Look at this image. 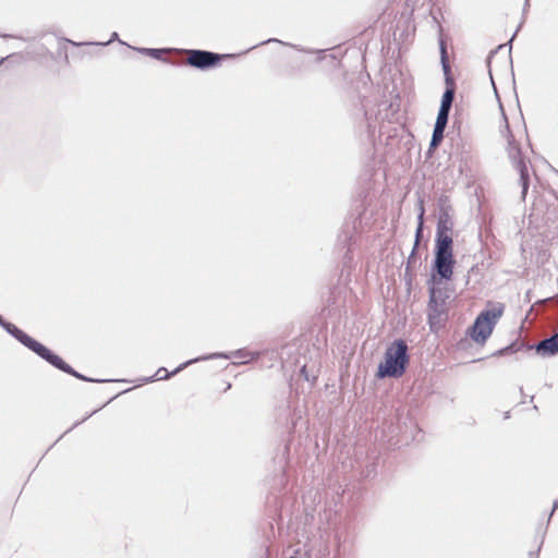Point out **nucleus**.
<instances>
[{
	"mask_svg": "<svg viewBox=\"0 0 558 558\" xmlns=\"http://www.w3.org/2000/svg\"><path fill=\"white\" fill-rule=\"evenodd\" d=\"M410 363L409 348L403 339H395L386 349L384 361L378 364L376 377L400 378Z\"/></svg>",
	"mask_w": 558,
	"mask_h": 558,
	"instance_id": "1",
	"label": "nucleus"
},
{
	"mask_svg": "<svg viewBox=\"0 0 558 558\" xmlns=\"http://www.w3.org/2000/svg\"><path fill=\"white\" fill-rule=\"evenodd\" d=\"M440 63L445 77V92L441 96L435 125L446 128L449 120L450 110L456 95V81L451 72L447 45L444 39L439 40Z\"/></svg>",
	"mask_w": 558,
	"mask_h": 558,
	"instance_id": "2",
	"label": "nucleus"
},
{
	"mask_svg": "<svg viewBox=\"0 0 558 558\" xmlns=\"http://www.w3.org/2000/svg\"><path fill=\"white\" fill-rule=\"evenodd\" d=\"M504 313V304L482 311L468 328L466 335L476 343L484 344L490 337L497 320Z\"/></svg>",
	"mask_w": 558,
	"mask_h": 558,
	"instance_id": "3",
	"label": "nucleus"
},
{
	"mask_svg": "<svg viewBox=\"0 0 558 558\" xmlns=\"http://www.w3.org/2000/svg\"><path fill=\"white\" fill-rule=\"evenodd\" d=\"M535 350L542 356H553L558 354V331L547 337L535 344H527L525 342L515 340L510 344L495 351L493 356H505L519 352L530 353Z\"/></svg>",
	"mask_w": 558,
	"mask_h": 558,
	"instance_id": "4",
	"label": "nucleus"
},
{
	"mask_svg": "<svg viewBox=\"0 0 558 558\" xmlns=\"http://www.w3.org/2000/svg\"><path fill=\"white\" fill-rule=\"evenodd\" d=\"M502 116H504V120H505V128H506L507 134H508V147H507L508 156L512 162V166L515 168V170L519 173V183L521 185V197L524 201L525 196L527 194L529 187H530L529 168H527L525 158L522 155L521 146L519 143L515 142V140L510 131L508 119H507L505 112H502Z\"/></svg>",
	"mask_w": 558,
	"mask_h": 558,
	"instance_id": "5",
	"label": "nucleus"
},
{
	"mask_svg": "<svg viewBox=\"0 0 558 558\" xmlns=\"http://www.w3.org/2000/svg\"><path fill=\"white\" fill-rule=\"evenodd\" d=\"M456 259L453 254L434 253L432 274L427 283H441L452 279Z\"/></svg>",
	"mask_w": 558,
	"mask_h": 558,
	"instance_id": "6",
	"label": "nucleus"
},
{
	"mask_svg": "<svg viewBox=\"0 0 558 558\" xmlns=\"http://www.w3.org/2000/svg\"><path fill=\"white\" fill-rule=\"evenodd\" d=\"M187 54L186 64L201 71H207L216 68L225 58L230 57V54H220L201 49L187 50Z\"/></svg>",
	"mask_w": 558,
	"mask_h": 558,
	"instance_id": "7",
	"label": "nucleus"
},
{
	"mask_svg": "<svg viewBox=\"0 0 558 558\" xmlns=\"http://www.w3.org/2000/svg\"><path fill=\"white\" fill-rule=\"evenodd\" d=\"M2 328L14 339H16L21 344H23L25 348L34 352L43 360L50 350L49 348H47L46 345H44L43 343H40L39 341H37L36 339L27 335L25 331L20 329L17 326L8 320H5L4 324H2Z\"/></svg>",
	"mask_w": 558,
	"mask_h": 558,
	"instance_id": "8",
	"label": "nucleus"
},
{
	"mask_svg": "<svg viewBox=\"0 0 558 558\" xmlns=\"http://www.w3.org/2000/svg\"><path fill=\"white\" fill-rule=\"evenodd\" d=\"M2 328L14 339H16L21 344H23L25 348L34 352L43 360L50 350L49 348H47L46 345H44L43 343H40L39 341H37L36 339L27 335L25 331L20 329L17 326L8 320H5L4 324H2Z\"/></svg>",
	"mask_w": 558,
	"mask_h": 558,
	"instance_id": "9",
	"label": "nucleus"
},
{
	"mask_svg": "<svg viewBox=\"0 0 558 558\" xmlns=\"http://www.w3.org/2000/svg\"><path fill=\"white\" fill-rule=\"evenodd\" d=\"M447 319V302L435 301V292L427 303V320L432 331H437Z\"/></svg>",
	"mask_w": 558,
	"mask_h": 558,
	"instance_id": "10",
	"label": "nucleus"
},
{
	"mask_svg": "<svg viewBox=\"0 0 558 558\" xmlns=\"http://www.w3.org/2000/svg\"><path fill=\"white\" fill-rule=\"evenodd\" d=\"M44 361H46L47 363H49L51 366L56 367L57 369H59V371H61V372H63L65 374H69V375H71V376H73V377H75V378H77L80 380H83V381H87V383H107V381H111L110 379L92 378V377H88V376H85V375L78 373L70 364L64 362L61 356H59L58 354H56L51 350L48 351V353L44 357Z\"/></svg>",
	"mask_w": 558,
	"mask_h": 558,
	"instance_id": "11",
	"label": "nucleus"
},
{
	"mask_svg": "<svg viewBox=\"0 0 558 558\" xmlns=\"http://www.w3.org/2000/svg\"><path fill=\"white\" fill-rule=\"evenodd\" d=\"M438 217L436 232L451 233L453 230V208L447 196H440L438 199Z\"/></svg>",
	"mask_w": 558,
	"mask_h": 558,
	"instance_id": "12",
	"label": "nucleus"
},
{
	"mask_svg": "<svg viewBox=\"0 0 558 558\" xmlns=\"http://www.w3.org/2000/svg\"><path fill=\"white\" fill-rule=\"evenodd\" d=\"M259 357L258 352H250L246 349H239L232 352H216L210 353L207 355L199 356V361H207V360H216V359H240L244 360L242 363H248L250 361L256 360Z\"/></svg>",
	"mask_w": 558,
	"mask_h": 558,
	"instance_id": "13",
	"label": "nucleus"
},
{
	"mask_svg": "<svg viewBox=\"0 0 558 558\" xmlns=\"http://www.w3.org/2000/svg\"><path fill=\"white\" fill-rule=\"evenodd\" d=\"M196 362H199V356L198 357H195V359H191L182 364H180L174 371L172 372H168V369L166 367H159L157 369V372L155 373V375L150 376V377H146L144 378V381L145 383H151L154 380H163V379H168L170 378L171 376L180 373L181 371H183L186 366L193 364V363H196Z\"/></svg>",
	"mask_w": 558,
	"mask_h": 558,
	"instance_id": "14",
	"label": "nucleus"
},
{
	"mask_svg": "<svg viewBox=\"0 0 558 558\" xmlns=\"http://www.w3.org/2000/svg\"><path fill=\"white\" fill-rule=\"evenodd\" d=\"M434 253L453 254L451 233L436 232Z\"/></svg>",
	"mask_w": 558,
	"mask_h": 558,
	"instance_id": "15",
	"label": "nucleus"
},
{
	"mask_svg": "<svg viewBox=\"0 0 558 558\" xmlns=\"http://www.w3.org/2000/svg\"><path fill=\"white\" fill-rule=\"evenodd\" d=\"M418 207V214H417V226L415 229V235H414V251H417L421 244V241L423 239V232H424V215H425V208H424V201L423 198H418L417 202Z\"/></svg>",
	"mask_w": 558,
	"mask_h": 558,
	"instance_id": "16",
	"label": "nucleus"
},
{
	"mask_svg": "<svg viewBox=\"0 0 558 558\" xmlns=\"http://www.w3.org/2000/svg\"><path fill=\"white\" fill-rule=\"evenodd\" d=\"M446 128L434 125L428 153H433L442 142Z\"/></svg>",
	"mask_w": 558,
	"mask_h": 558,
	"instance_id": "17",
	"label": "nucleus"
},
{
	"mask_svg": "<svg viewBox=\"0 0 558 558\" xmlns=\"http://www.w3.org/2000/svg\"><path fill=\"white\" fill-rule=\"evenodd\" d=\"M439 283H428V294L432 298V292H435V301L447 302L449 295L441 288L437 287Z\"/></svg>",
	"mask_w": 558,
	"mask_h": 558,
	"instance_id": "18",
	"label": "nucleus"
},
{
	"mask_svg": "<svg viewBox=\"0 0 558 558\" xmlns=\"http://www.w3.org/2000/svg\"><path fill=\"white\" fill-rule=\"evenodd\" d=\"M134 49L142 54L149 56L157 60H162V54L166 52V49H159V48H134ZM163 61H167V60L163 59Z\"/></svg>",
	"mask_w": 558,
	"mask_h": 558,
	"instance_id": "19",
	"label": "nucleus"
},
{
	"mask_svg": "<svg viewBox=\"0 0 558 558\" xmlns=\"http://www.w3.org/2000/svg\"><path fill=\"white\" fill-rule=\"evenodd\" d=\"M351 239L352 229L350 227L344 228L338 236L339 243H341L343 246H348Z\"/></svg>",
	"mask_w": 558,
	"mask_h": 558,
	"instance_id": "20",
	"label": "nucleus"
},
{
	"mask_svg": "<svg viewBox=\"0 0 558 558\" xmlns=\"http://www.w3.org/2000/svg\"><path fill=\"white\" fill-rule=\"evenodd\" d=\"M417 260V251H414V246L412 247V251L408 257V265L405 267V272H404V277L408 278L409 277V280H411V277H412V274H411V270H410V265L411 264H415Z\"/></svg>",
	"mask_w": 558,
	"mask_h": 558,
	"instance_id": "21",
	"label": "nucleus"
},
{
	"mask_svg": "<svg viewBox=\"0 0 558 558\" xmlns=\"http://www.w3.org/2000/svg\"><path fill=\"white\" fill-rule=\"evenodd\" d=\"M300 373H301V375L304 377V379H305V380H307V381H311V380H312V381H315V380H316V377H315V376H313L312 378H310V375H308V373H307L306 365H303V366L301 367Z\"/></svg>",
	"mask_w": 558,
	"mask_h": 558,
	"instance_id": "22",
	"label": "nucleus"
},
{
	"mask_svg": "<svg viewBox=\"0 0 558 558\" xmlns=\"http://www.w3.org/2000/svg\"><path fill=\"white\" fill-rule=\"evenodd\" d=\"M269 43H279V44H281V45H288L287 43H283V41H281V40H279V39H277V38H268V39H266V40H264V41H262V43H259V44H257V45L253 46L251 49L256 48V47H258V46H260V45H267V44H269Z\"/></svg>",
	"mask_w": 558,
	"mask_h": 558,
	"instance_id": "23",
	"label": "nucleus"
},
{
	"mask_svg": "<svg viewBox=\"0 0 558 558\" xmlns=\"http://www.w3.org/2000/svg\"><path fill=\"white\" fill-rule=\"evenodd\" d=\"M98 410H95L93 411L92 413L87 414L82 421H77L75 422L68 430H65L64 434L71 432L73 428H75L76 426H78L81 423H83L84 421H86L88 417H90L93 414H95Z\"/></svg>",
	"mask_w": 558,
	"mask_h": 558,
	"instance_id": "24",
	"label": "nucleus"
},
{
	"mask_svg": "<svg viewBox=\"0 0 558 558\" xmlns=\"http://www.w3.org/2000/svg\"><path fill=\"white\" fill-rule=\"evenodd\" d=\"M118 38H119L118 33H117V32H113V33L111 34L110 39H109L107 43H97L96 45L106 46V45H108V44H110V43H112V41L117 40Z\"/></svg>",
	"mask_w": 558,
	"mask_h": 558,
	"instance_id": "25",
	"label": "nucleus"
},
{
	"mask_svg": "<svg viewBox=\"0 0 558 558\" xmlns=\"http://www.w3.org/2000/svg\"><path fill=\"white\" fill-rule=\"evenodd\" d=\"M522 26V23H520V25L518 26L517 31L513 33L512 37L510 38V40L506 44L509 46V52L511 51V47H512V41L514 39V37L517 36L519 29L521 28Z\"/></svg>",
	"mask_w": 558,
	"mask_h": 558,
	"instance_id": "26",
	"label": "nucleus"
},
{
	"mask_svg": "<svg viewBox=\"0 0 558 558\" xmlns=\"http://www.w3.org/2000/svg\"><path fill=\"white\" fill-rule=\"evenodd\" d=\"M541 544H543V541L541 542ZM541 546H538L537 550L536 551H530L529 556L530 558H538V554H539V550H541Z\"/></svg>",
	"mask_w": 558,
	"mask_h": 558,
	"instance_id": "27",
	"label": "nucleus"
},
{
	"mask_svg": "<svg viewBox=\"0 0 558 558\" xmlns=\"http://www.w3.org/2000/svg\"><path fill=\"white\" fill-rule=\"evenodd\" d=\"M558 508V499L554 501L553 504V509H551V512L549 514V519L551 518L553 513L555 512V510Z\"/></svg>",
	"mask_w": 558,
	"mask_h": 558,
	"instance_id": "28",
	"label": "nucleus"
},
{
	"mask_svg": "<svg viewBox=\"0 0 558 558\" xmlns=\"http://www.w3.org/2000/svg\"><path fill=\"white\" fill-rule=\"evenodd\" d=\"M63 40H65L66 43L71 44L73 46H81L82 45L81 43H75V41H73L71 39H68V38H64Z\"/></svg>",
	"mask_w": 558,
	"mask_h": 558,
	"instance_id": "29",
	"label": "nucleus"
},
{
	"mask_svg": "<svg viewBox=\"0 0 558 558\" xmlns=\"http://www.w3.org/2000/svg\"><path fill=\"white\" fill-rule=\"evenodd\" d=\"M529 7H530V0H525L524 1V7H523V12H525Z\"/></svg>",
	"mask_w": 558,
	"mask_h": 558,
	"instance_id": "30",
	"label": "nucleus"
},
{
	"mask_svg": "<svg viewBox=\"0 0 558 558\" xmlns=\"http://www.w3.org/2000/svg\"><path fill=\"white\" fill-rule=\"evenodd\" d=\"M5 323V319L0 315V326L2 327V324Z\"/></svg>",
	"mask_w": 558,
	"mask_h": 558,
	"instance_id": "31",
	"label": "nucleus"
},
{
	"mask_svg": "<svg viewBox=\"0 0 558 558\" xmlns=\"http://www.w3.org/2000/svg\"><path fill=\"white\" fill-rule=\"evenodd\" d=\"M231 388V384L228 383V385H226V390L230 389Z\"/></svg>",
	"mask_w": 558,
	"mask_h": 558,
	"instance_id": "32",
	"label": "nucleus"
},
{
	"mask_svg": "<svg viewBox=\"0 0 558 558\" xmlns=\"http://www.w3.org/2000/svg\"><path fill=\"white\" fill-rule=\"evenodd\" d=\"M2 37H4V38H9V37H12V36H11V35H8V34H4V35H2Z\"/></svg>",
	"mask_w": 558,
	"mask_h": 558,
	"instance_id": "33",
	"label": "nucleus"
},
{
	"mask_svg": "<svg viewBox=\"0 0 558 558\" xmlns=\"http://www.w3.org/2000/svg\"><path fill=\"white\" fill-rule=\"evenodd\" d=\"M506 45H499L497 49L504 48Z\"/></svg>",
	"mask_w": 558,
	"mask_h": 558,
	"instance_id": "34",
	"label": "nucleus"
},
{
	"mask_svg": "<svg viewBox=\"0 0 558 558\" xmlns=\"http://www.w3.org/2000/svg\"><path fill=\"white\" fill-rule=\"evenodd\" d=\"M495 53V51H490V56L488 57V60L492 58V56Z\"/></svg>",
	"mask_w": 558,
	"mask_h": 558,
	"instance_id": "35",
	"label": "nucleus"
},
{
	"mask_svg": "<svg viewBox=\"0 0 558 558\" xmlns=\"http://www.w3.org/2000/svg\"><path fill=\"white\" fill-rule=\"evenodd\" d=\"M7 58H1L0 60V64L5 60Z\"/></svg>",
	"mask_w": 558,
	"mask_h": 558,
	"instance_id": "36",
	"label": "nucleus"
},
{
	"mask_svg": "<svg viewBox=\"0 0 558 558\" xmlns=\"http://www.w3.org/2000/svg\"><path fill=\"white\" fill-rule=\"evenodd\" d=\"M557 199H558V197H557Z\"/></svg>",
	"mask_w": 558,
	"mask_h": 558,
	"instance_id": "37",
	"label": "nucleus"
}]
</instances>
